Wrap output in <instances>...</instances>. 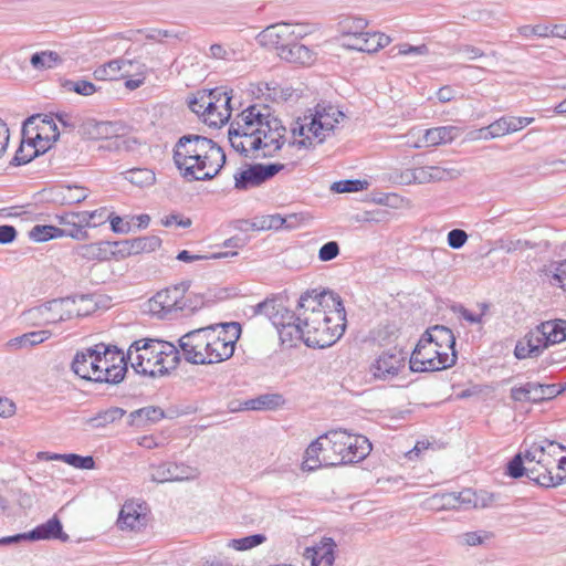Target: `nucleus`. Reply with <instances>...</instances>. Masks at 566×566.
I'll return each mask as SVG.
<instances>
[{"mask_svg": "<svg viewBox=\"0 0 566 566\" xmlns=\"http://www.w3.org/2000/svg\"><path fill=\"white\" fill-rule=\"evenodd\" d=\"M535 244L530 241H522L520 239L513 240L510 237H503L497 240V251H503L506 253L515 252V251H524L526 249H533Z\"/></svg>", "mask_w": 566, "mask_h": 566, "instance_id": "13d9d810", "label": "nucleus"}, {"mask_svg": "<svg viewBox=\"0 0 566 566\" xmlns=\"http://www.w3.org/2000/svg\"><path fill=\"white\" fill-rule=\"evenodd\" d=\"M155 347V339L135 340L127 350V358L136 374L143 376H161L169 371L164 369V358Z\"/></svg>", "mask_w": 566, "mask_h": 566, "instance_id": "1a4fd4ad", "label": "nucleus"}, {"mask_svg": "<svg viewBox=\"0 0 566 566\" xmlns=\"http://www.w3.org/2000/svg\"><path fill=\"white\" fill-rule=\"evenodd\" d=\"M461 135V128L458 126H439L426 129L422 139L412 145L415 148L432 147L453 142Z\"/></svg>", "mask_w": 566, "mask_h": 566, "instance_id": "b1692460", "label": "nucleus"}, {"mask_svg": "<svg viewBox=\"0 0 566 566\" xmlns=\"http://www.w3.org/2000/svg\"><path fill=\"white\" fill-rule=\"evenodd\" d=\"M64 87L83 96H91L96 92L94 83L85 80L66 81Z\"/></svg>", "mask_w": 566, "mask_h": 566, "instance_id": "680f3d73", "label": "nucleus"}, {"mask_svg": "<svg viewBox=\"0 0 566 566\" xmlns=\"http://www.w3.org/2000/svg\"><path fill=\"white\" fill-rule=\"evenodd\" d=\"M23 137L28 138L27 146L31 148V153L22 156L23 145L15 151L11 160V165L20 166L30 163L33 158L46 153L52 143H55L60 136L59 129L54 120L45 115L30 116L23 124Z\"/></svg>", "mask_w": 566, "mask_h": 566, "instance_id": "423d86ee", "label": "nucleus"}, {"mask_svg": "<svg viewBox=\"0 0 566 566\" xmlns=\"http://www.w3.org/2000/svg\"><path fill=\"white\" fill-rule=\"evenodd\" d=\"M339 254V244L336 241H328L318 251V259L323 262L332 261Z\"/></svg>", "mask_w": 566, "mask_h": 566, "instance_id": "774afa93", "label": "nucleus"}, {"mask_svg": "<svg viewBox=\"0 0 566 566\" xmlns=\"http://www.w3.org/2000/svg\"><path fill=\"white\" fill-rule=\"evenodd\" d=\"M493 494L476 493L465 489L459 493H437L422 502V507L430 511L485 507L492 501Z\"/></svg>", "mask_w": 566, "mask_h": 566, "instance_id": "9d476101", "label": "nucleus"}, {"mask_svg": "<svg viewBox=\"0 0 566 566\" xmlns=\"http://www.w3.org/2000/svg\"><path fill=\"white\" fill-rule=\"evenodd\" d=\"M51 335V332L46 329L30 332L10 339L7 346L14 349L29 348L43 343L49 339Z\"/></svg>", "mask_w": 566, "mask_h": 566, "instance_id": "58836bf2", "label": "nucleus"}, {"mask_svg": "<svg viewBox=\"0 0 566 566\" xmlns=\"http://www.w3.org/2000/svg\"><path fill=\"white\" fill-rule=\"evenodd\" d=\"M528 444L542 446L544 449V457L552 459L554 463L556 462V455L559 451H566V447L556 441L549 440L547 438H541L539 440H531L528 438Z\"/></svg>", "mask_w": 566, "mask_h": 566, "instance_id": "bf43d9fd", "label": "nucleus"}, {"mask_svg": "<svg viewBox=\"0 0 566 566\" xmlns=\"http://www.w3.org/2000/svg\"><path fill=\"white\" fill-rule=\"evenodd\" d=\"M447 241H448V245L451 249L458 250V249H461L468 241V234L462 229H453V230L449 231Z\"/></svg>", "mask_w": 566, "mask_h": 566, "instance_id": "338daca9", "label": "nucleus"}, {"mask_svg": "<svg viewBox=\"0 0 566 566\" xmlns=\"http://www.w3.org/2000/svg\"><path fill=\"white\" fill-rule=\"evenodd\" d=\"M222 92L218 88L210 91L208 95L195 97L189 101V108L200 116L211 114L213 109V99L221 101Z\"/></svg>", "mask_w": 566, "mask_h": 566, "instance_id": "a19ab883", "label": "nucleus"}, {"mask_svg": "<svg viewBox=\"0 0 566 566\" xmlns=\"http://www.w3.org/2000/svg\"><path fill=\"white\" fill-rule=\"evenodd\" d=\"M344 117L338 107L317 104L314 114L305 116L302 123L298 119L291 127L293 139L289 144L298 148H310L315 143L322 144Z\"/></svg>", "mask_w": 566, "mask_h": 566, "instance_id": "20e7f679", "label": "nucleus"}, {"mask_svg": "<svg viewBox=\"0 0 566 566\" xmlns=\"http://www.w3.org/2000/svg\"><path fill=\"white\" fill-rule=\"evenodd\" d=\"M95 354L97 355L98 369L102 371L105 367L112 368V365L118 366L128 361L127 354L125 355L122 349L114 345H105L103 343L94 346Z\"/></svg>", "mask_w": 566, "mask_h": 566, "instance_id": "bb28decb", "label": "nucleus"}, {"mask_svg": "<svg viewBox=\"0 0 566 566\" xmlns=\"http://www.w3.org/2000/svg\"><path fill=\"white\" fill-rule=\"evenodd\" d=\"M174 161L187 180H210L226 164V154L212 139L188 134L174 147Z\"/></svg>", "mask_w": 566, "mask_h": 566, "instance_id": "7ed1b4c3", "label": "nucleus"}, {"mask_svg": "<svg viewBox=\"0 0 566 566\" xmlns=\"http://www.w3.org/2000/svg\"><path fill=\"white\" fill-rule=\"evenodd\" d=\"M56 220L59 224L63 226V228H60L61 231L65 232L64 237H70L75 240H87L88 233L86 230H83L81 228H77L75 219L72 214V212L57 214Z\"/></svg>", "mask_w": 566, "mask_h": 566, "instance_id": "de8ad7c7", "label": "nucleus"}, {"mask_svg": "<svg viewBox=\"0 0 566 566\" xmlns=\"http://www.w3.org/2000/svg\"><path fill=\"white\" fill-rule=\"evenodd\" d=\"M279 56L290 63L310 65L314 61V52L306 45L291 41Z\"/></svg>", "mask_w": 566, "mask_h": 566, "instance_id": "2f4dec72", "label": "nucleus"}, {"mask_svg": "<svg viewBox=\"0 0 566 566\" xmlns=\"http://www.w3.org/2000/svg\"><path fill=\"white\" fill-rule=\"evenodd\" d=\"M127 371V363L115 366L112 365V368L105 367L101 373V378L95 379V382H106L109 385H117L123 381L125 374Z\"/></svg>", "mask_w": 566, "mask_h": 566, "instance_id": "864d4df0", "label": "nucleus"}, {"mask_svg": "<svg viewBox=\"0 0 566 566\" xmlns=\"http://www.w3.org/2000/svg\"><path fill=\"white\" fill-rule=\"evenodd\" d=\"M41 311L46 314V325L69 321L74 316H85L90 312L88 310L83 312L81 308H76V300H71V297L46 302Z\"/></svg>", "mask_w": 566, "mask_h": 566, "instance_id": "dca6fc26", "label": "nucleus"}, {"mask_svg": "<svg viewBox=\"0 0 566 566\" xmlns=\"http://www.w3.org/2000/svg\"><path fill=\"white\" fill-rule=\"evenodd\" d=\"M123 178L137 187H149L155 184V172L148 168H133L120 172Z\"/></svg>", "mask_w": 566, "mask_h": 566, "instance_id": "49530a36", "label": "nucleus"}, {"mask_svg": "<svg viewBox=\"0 0 566 566\" xmlns=\"http://www.w3.org/2000/svg\"><path fill=\"white\" fill-rule=\"evenodd\" d=\"M292 33L293 31H290V23H275L261 31L256 36V41L262 46L276 50L279 54L291 42L290 35Z\"/></svg>", "mask_w": 566, "mask_h": 566, "instance_id": "6ab92c4d", "label": "nucleus"}, {"mask_svg": "<svg viewBox=\"0 0 566 566\" xmlns=\"http://www.w3.org/2000/svg\"><path fill=\"white\" fill-rule=\"evenodd\" d=\"M112 259H125L135 254L134 247H132V239L112 242Z\"/></svg>", "mask_w": 566, "mask_h": 566, "instance_id": "69168bd1", "label": "nucleus"}, {"mask_svg": "<svg viewBox=\"0 0 566 566\" xmlns=\"http://www.w3.org/2000/svg\"><path fill=\"white\" fill-rule=\"evenodd\" d=\"M551 344L541 324L536 332L528 333L522 340L517 342L514 355L517 359L538 357Z\"/></svg>", "mask_w": 566, "mask_h": 566, "instance_id": "a211bd4d", "label": "nucleus"}, {"mask_svg": "<svg viewBox=\"0 0 566 566\" xmlns=\"http://www.w3.org/2000/svg\"><path fill=\"white\" fill-rule=\"evenodd\" d=\"M161 244V239L157 235H146L132 239V247H134L135 254L144 252H153Z\"/></svg>", "mask_w": 566, "mask_h": 566, "instance_id": "5fc2aeb1", "label": "nucleus"}, {"mask_svg": "<svg viewBox=\"0 0 566 566\" xmlns=\"http://www.w3.org/2000/svg\"><path fill=\"white\" fill-rule=\"evenodd\" d=\"M286 132L268 105H251L231 123L228 138L237 153L256 160L274 157L286 143Z\"/></svg>", "mask_w": 566, "mask_h": 566, "instance_id": "f257e3e1", "label": "nucleus"}, {"mask_svg": "<svg viewBox=\"0 0 566 566\" xmlns=\"http://www.w3.org/2000/svg\"><path fill=\"white\" fill-rule=\"evenodd\" d=\"M300 340L308 347H329L342 337L346 328L343 301L332 291L304 292L300 297Z\"/></svg>", "mask_w": 566, "mask_h": 566, "instance_id": "f03ea898", "label": "nucleus"}, {"mask_svg": "<svg viewBox=\"0 0 566 566\" xmlns=\"http://www.w3.org/2000/svg\"><path fill=\"white\" fill-rule=\"evenodd\" d=\"M134 62L126 59H115L95 69L93 75L98 81H115L132 75Z\"/></svg>", "mask_w": 566, "mask_h": 566, "instance_id": "393cba45", "label": "nucleus"}, {"mask_svg": "<svg viewBox=\"0 0 566 566\" xmlns=\"http://www.w3.org/2000/svg\"><path fill=\"white\" fill-rule=\"evenodd\" d=\"M492 537V533L485 531L467 532L457 536V543L461 546H478Z\"/></svg>", "mask_w": 566, "mask_h": 566, "instance_id": "4d7b16f0", "label": "nucleus"}, {"mask_svg": "<svg viewBox=\"0 0 566 566\" xmlns=\"http://www.w3.org/2000/svg\"><path fill=\"white\" fill-rule=\"evenodd\" d=\"M251 310L254 316L264 315L272 322L279 332L282 343L292 344L294 340H300V337H302V334H300L301 322L297 319L301 317L300 303L296 306V311L292 312L283 302L266 298L255 306H252Z\"/></svg>", "mask_w": 566, "mask_h": 566, "instance_id": "6e6552de", "label": "nucleus"}, {"mask_svg": "<svg viewBox=\"0 0 566 566\" xmlns=\"http://www.w3.org/2000/svg\"><path fill=\"white\" fill-rule=\"evenodd\" d=\"M83 134L91 139H106L115 136L118 132V124L113 122H97L88 119L82 125Z\"/></svg>", "mask_w": 566, "mask_h": 566, "instance_id": "72a5a7b5", "label": "nucleus"}, {"mask_svg": "<svg viewBox=\"0 0 566 566\" xmlns=\"http://www.w3.org/2000/svg\"><path fill=\"white\" fill-rule=\"evenodd\" d=\"M368 25V21L358 15H347L339 20L337 27L343 41L359 35Z\"/></svg>", "mask_w": 566, "mask_h": 566, "instance_id": "c9c22d12", "label": "nucleus"}, {"mask_svg": "<svg viewBox=\"0 0 566 566\" xmlns=\"http://www.w3.org/2000/svg\"><path fill=\"white\" fill-rule=\"evenodd\" d=\"M388 179L395 184L408 186L415 184V168L403 170L394 169L388 174Z\"/></svg>", "mask_w": 566, "mask_h": 566, "instance_id": "e2e57ef3", "label": "nucleus"}, {"mask_svg": "<svg viewBox=\"0 0 566 566\" xmlns=\"http://www.w3.org/2000/svg\"><path fill=\"white\" fill-rule=\"evenodd\" d=\"M368 182L359 179L339 180L332 185L331 189L337 193L358 192L366 189Z\"/></svg>", "mask_w": 566, "mask_h": 566, "instance_id": "052dcab7", "label": "nucleus"}, {"mask_svg": "<svg viewBox=\"0 0 566 566\" xmlns=\"http://www.w3.org/2000/svg\"><path fill=\"white\" fill-rule=\"evenodd\" d=\"M331 458L324 459L333 467L356 463L364 460L371 451V443L365 436L350 434L344 430H333L325 434Z\"/></svg>", "mask_w": 566, "mask_h": 566, "instance_id": "0eeeda50", "label": "nucleus"}, {"mask_svg": "<svg viewBox=\"0 0 566 566\" xmlns=\"http://www.w3.org/2000/svg\"><path fill=\"white\" fill-rule=\"evenodd\" d=\"M282 169H284L283 164L250 165L247 169L234 175V187L239 190L258 187L273 178Z\"/></svg>", "mask_w": 566, "mask_h": 566, "instance_id": "4468645a", "label": "nucleus"}, {"mask_svg": "<svg viewBox=\"0 0 566 566\" xmlns=\"http://www.w3.org/2000/svg\"><path fill=\"white\" fill-rule=\"evenodd\" d=\"M528 387L532 389V402L539 403L546 400L554 399L562 392H564V388L557 384H539V382H528Z\"/></svg>", "mask_w": 566, "mask_h": 566, "instance_id": "ea45409f", "label": "nucleus"}, {"mask_svg": "<svg viewBox=\"0 0 566 566\" xmlns=\"http://www.w3.org/2000/svg\"><path fill=\"white\" fill-rule=\"evenodd\" d=\"M189 286V282H181L157 292L148 302L149 311L160 318L177 316L180 313L181 298Z\"/></svg>", "mask_w": 566, "mask_h": 566, "instance_id": "ddd939ff", "label": "nucleus"}, {"mask_svg": "<svg viewBox=\"0 0 566 566\" xmlns=\"http://www.w3.org/2000/svg\"><path fill=\"white\" fill-rule=\"evenodd\" d=\"M155 347L158 348V353L164 358V366H160L164 369H175L177 368L180 361V352L176 345L169 342L155 339Z\"/></svg>", "mask_w": 566, "mask_h": 566, "instance_id": "79ce46f5", "label": "nucleus"}, {"mask_svg": "<svg viewBox=\"0 0 566 566\" xmlns=\"http://www.w3.org/2000/svg\"><path fill=\"white\" fill-rule=\"evenodd\" d=\"M50 459L62 460L65 463H67L69 465H72L76 469L91 470L95 465V461L92 455L83 457V455L75 454V453H69V454H56L55 453L52 457H50Z\"/></svg>", "mask_w": 566, "mask_h": 566, "instance_id": "603ef678", "label": "nucleus"}, {"mask_svg": "<svg viewBox=\"0 0 566 566\" xmlns=\"http://www.w3.org/2000/svg\"><path fill=\"white\" fill-rule=\"evenodd\" d=\"M283 397L279 394H265L244 402L247 410H272L283 403Z\"/></svg>", "mask_w": 566, "mask_h": 566, "instance_id": "a18cd8bd", "label": "nucleus"}, {"mask_svg": "<svg viewBox=\"0 0 566 566\" xmlns=\"http://www.w3.org/2000/svg\"><path fill=\"white\" fill-rule=\"evenodd\" d=\"M238 252H219V253H212L210 255H198V254H191L187 250H182L177 254V260L182 262H193L197 260H208V259H221V258H228V256H234Z\"/></svg>", "mask_w": 566, "mask_h": 566, "instance_id": "0e129e2a", "label": "nucleus"}, {"mask_svg": "<svg viewBox=\"0 0 566 566\" xmlns=\"http://www.w3.org/2000/svg\"><path fill=\"white\" fill-rule=\"evenodd\" d=\"M62 62L61 56L54 51H41L31 56L30 63L35 70L53 69Z\"/></svg>", "mask_w": 566, "mask_h": 566, "instance_id": "3c124183", "label": "nucleus"}, {"mask_svg": "<svg viewBox=\"0 0 566 566\" xmlns=\"http://www.w3.org/2000/svg\"><path fill=\"white\" fill-rule=\"evenodd\" d=\"M544 455L542 446L528 444L525 438L522 449L506 464L505 474L512 479L526 476L539 486L553 488L554 461Z\"/></svg>", "mask_w": 566, "mask_h": 566, "instance_id": "39448f33", "label": "nucleus"}, {"mask_svg": "<svg viewBox=\"0 0 566 566\" xmlns=\"http://www.w3.org/2000/svg\"><path fill=\"white\" fill-rule=\"evenodd\" d=\"M227 327L230 328V332H227L229 335H226V338H220L219 334H216V329L211 331L209 364L221 363L233 356L235 343L241 335V325L231 322V325Z\"/></svg>", "mask_w": 566, "mask_h": 566, "instance_id": "2eb2a0df", "label": "nucleus"}, {"mask_svg": "<svg viewBox=\"0 0 566 566\" xmlns=\"http://www.w3.org/2000/svg\"><path fill=\"white\" fill-rule=\"evenodd\" d=\"M336 543L331 537H323L316 545L306 547L304 557L311 560V566H334Z\"/></svg>", "mask_w": 566, "mask_h": 566, "instance_id": "412c9836", "label": "nucleus"}, {"mask_svg": "<svg viewBox=\"0 0 566 566\" xmlns=\"http://www.w3.org/2000/svg\"><path fill=\"white\" fill-rule=\"evenodd\" d=\"M125 415V410L119 407H111L106 410H102L94 417H90L85 420V424L93 429L104 428L107 424L114 423L120 420Z\"/></svg>", "mask_w": 566, "mask_h": 566, "instance_id": "4c0bfd02", "label": "nucleus"}, {"mask_svg": "<svg viewBox=\"0 0 566 566\" xmlns=\"http://www.w3.org/2000/svg\"><path fill=\"white\" fill-rule=\"evenodd\" d=\"M533 122V117L502 116L497 118V137L518 132Z\"/></svg>", "mask_w": 566, "mask_h": 566, "instance_id": "c03bdc74", "label": "nucleus"}, {"mask_svg": "<svg viewBox=\"0 0 566 566\" xmlns=\"http://www.w3.org/2000/svg\"><path fill=\"white\" fill-rule=\"evenodd\" d=\"M406 356L402 350L391 348L384 352L373 364L374 376L379 379H387L398 375L405 366Z\"/></svg>", "mask_w": 566, "mask_h": 566, "instance_id": "f3484780", "label": "nucleus"}, {"mask_svg": "<svg viewBox=\"0 0 566 566\" xmlns=\"http://www.w3.org/2000/svg\"><path fill=\"white\" fill-rule=\"evenodd\" d=\"M231 99L232 96L228 92H222L221 101L213 99L212 113L206 114L205 123L214 127L224 124L231 116Z\"/></svg>", "mask_w": 566, "mask_h": 566, "instance_id": "7c9ffc66", "label": "nucleus"}, {"mask_svg": "<svg viewBox=\"0 0 566 566\" xmlns=\"http://www.w3.org/2000/svg\"><path fill=\"white\" fill-rule=\"evenodd\" d=\"M390 43V38L381 32H365L357 36L349 38V41H343L342 45L349 50H356L366 53H374Z\"/></svg>", "mask_w": 566, "mask_h": 566, "instance_id": "aec40b11", "label": "nucleus"}, {"mask_svg": "<svg viewBox=\"0 0 566 566\" xmlns=\"http://www.w3.org/2000/svg\"><path fill=\"white\" fill-rule=\"evenodd\" d=\"M423 342H430L440 350L450 349L455 352V337L453 332L446 326L436 325L423 333Z\"/></svg>", "mask_w": 566, "mask_h": 566, "instance_id": "cd10ccee", "label": "nucleus"}, {"mask_svg": "<svg viewBox=\"0 0 566 566\" xmlns=\"http://www.w3.org/2000/svg\"><path fill=\"white\" fill-rule=\"evenodd\" d=\"M454 169H448L439 166H421L415 168V184H428L446 180L455 176Z\"/></svg>", "mask_w": 566, "mask_h": 566, "instance_id": "473e14b6", "label": "nucleus"}, {"mask_svg": "<svg viewBox=\"0 0 566 566\" xmlns=\"http://www.w3.org/2000/svg\"><path fill=\"white\" fill-rule=\"evenodd\" d=\"M142 505L135 504L134 502H126L117 520V524L122 530H138L144 525L146 516L140 513Z\"/></svg>", "mask_w": 566, "mask_h": 566, "instance_id": "c85d7f7f", "label": "nucleus"}, {"mask_svg": "<svg viewBox=\"0 0 566 566\" xmlns=\"http://www.w3.org/2000/svg\"><path fill=\"white\" fill-rule=\"evenodd\" d=\"M266 536L263 534H253L241 538H233L228 546L235 551H248L263 544Z\"/></svg>", "mask_w": 566, "mask_h": 566, "instance_id": "6e6d98bb", "label": "nucleus"}, {"mask_svg": "<svg viewBox=\"0 0 566 566\" xmlns=\"http://www.w3.org/2000/svg\"><path fill=\"white\" fill-rule=\"evenodd\" d=\"M77 228L86 230V228H95L106 221V209L101 208L94 211L72 212Z\"/></svg>", "mask_w": 566, "mask_h": 566, "instance_id": "37998d69", "label": "nucleus"}, {"mask_svg": "<svg viewBox=\"0 0 566 566\" xmlns=\"http://www.w3.org/2000/svg\"><path fill=\"white\" fill-rule=\"evenodd\" d=\"M544 334L552 344L566 340V319H555L542 323Z\"/></svg>", "mask_w": 566, "mask_h": 566, "instance_id": "8fccbe9b", "label": "nucleus"}, {"mask_svg": "<svg viewBox=\"0 0 566 566\" xmlns=\"http://www.w3.org/2000/svg\"><path fill=\"white\" fill-rule=\"evenodd\" d=\"M457 358V352L448 354L440 350L432 343L423 342L421 336L410 356L409 364L412 371H437L452 367Z\"/></svg>", "mask_w": 566, "mask_h": 566, "instance_id": "9b49d317", "label": "nucleus"}, {"mask_svg": "<svg viewBox=\"0 0 566 566\" xmlns=\"http://www.w3.org/2000/svg\"><path fill=\"white\" fill-rule=\"evenodd\" d=\"M59 227L49 224H36L29 231V238L34 242H46L52 239L64 237Z\"/></svg>", "mask_w": 566, "mask_h": 566, "instance_id": "09e8293b", "label": "nucleus"}, {"mask_svg": "<svg viewBox=\"0 0 566 566\" xmlns=\"http://www.w3.org/2000/svg\"><path fill=\"white\" fill-rule=\"evenodd\" d=\"M93 350L94 347L76 353L71 366L75 375L91 381L99 379L102 373L98 369L97 355Z\"/></svg>", "mask_w": 566, "mask_h": 566, "instance_id": "4be33fe9", "label": "nucleus"}, {"mask_svg": "<svg viewBox=\"0 0 566 566\" xmlns=\"http://www.w3.org/2000/svg\"><path fill=\"white\" fill-rule=\"evenodd\" d=\"M329 446L326 442L325 434L318 437L305 450L302 469L304 471H314L321 467H333L324 461V459L331 458V454H327Z\"/></svg>", "mask_w": 566, "mask_h": 566, "instance_id": "5701e85b", "label": "nucleus"}, {"mask_svg": "<svg viewBox=\"0 0 566 566\" xmlns=\"http://www.w3.org/2000/svg\"><path fill=\"white\" fill-rule=\"evenodd\" d=\"M112 242L101 241L81 244L76 248V254L86 261H107L112 259Z\"/></svg>", "mask_w": 566, "mask_h": 566, "instance_id": "c756f323", "label": "nucleus"}, {"mask_svg": "<svg viewBox=\"0 0 566 566\" xmlns=\"http://www.w3.org/2000/svg\"><path fill=\"white\" fill-rule=\"evenodd\" d=\"M29 541H42V539H60L61 542H67L69 535L63 532L62 523L53 516L43 524L38 525L32 531L28 532Z\"/></svg>", "mask_w": 566, "mask_h": 566, "instance_id": "a878e982", "label": "nucleus"}, {"mask_svg": "<svg viewBox=\"0 0 566 566\" xmlns=\"http://www.w3.org/2000/svg\"><path fill=\"white\" fill-rule=\"evenodd\" d=\"M212 327L190 331L178 339L186 361L195 365H209Z\"/></svg>", "mask_w": 566, "mask_h": 566, "instance_id": "f8f14e48", "label": "nucleus"}, {"mask_svg": "<svg viewBox=\"0 0 566 566\" xmlns=\"http://www.w3.org/2000/svg\"><path fill=\"white\" fill-rule=\"evenodd\" d=\"M165 417V412L159 407H144L134 410L128 416V424L134 427H145L148 423H156Z\"/></svg>", "mask_w": 566, "mask_h": 566, "instance_id": "f704fd0d", "label": "nucleus"}, {"mask_svg": "<svg viewBox=\"0 0 566 566\" xmlns=\"http://www.w3.org/2000/svg\"><path fill=\"white\" fill-rule=\"evenodd\" d=\"M184 465H178L176 463H169L161 467H158L156 471L153 473V480L156 482H167V481H181L188 479L187 470Z\"/></svg>", "mask_w": 566, "mask_h": 566, "instance_id": "e433bc0d", "label": "nucleus"}]
</instances>
